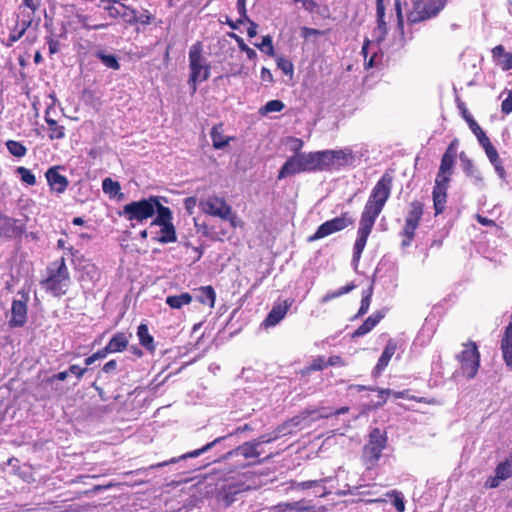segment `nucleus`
<instances>
[{
  "mask_svg": "<svg viewBox=\"0 0 512 512\" xmlns=\"http://www.w3.org/2000/svg\"><path fill=\"white\" fill-rule=\"evenodd\" d=\"M391 188L392 177L388 173H385L373 187L359 221L357 239L353 251L354 259L359 260L375 221L390 197Z\"/></svg>",
  "mask_w": 512,
  "mask_h": 512,
  "instance_id": "nucleus-1",
  "label": "nucleus"
},
{
  "mask_svg": "<svg viewBox=\"0 0 512 512\" xmlns=\"http://www.w3.org/2000/svg\"><path fill=\"white\" fill-rule=\"evenodd\" d=\"M70 282L69 271L62 257L48 267V277L41 282V285L53 296L61 297L68 291Z\"/></svg>",
  "mask_w": 512,
  "mask_h": 512,
  "instance_id": "nucleus-2",
  "label": "nucleus"
},
{
  "mask_svg": "<svg viewBox=\"0 0 512 512\" xmlns=\"http://www.w3.org/2000/svg\"><path fill=\"white\" fill-rule=\"evenodd\" d=\"M161 208H166L160 203L158 197L150 196L139 201H132L124 205L120 216L128 221L144 222L145 220L159 214Z\"/></svg>",
  "mask_w": 512,
  "mask_h": 512,
  "instance_id": "nucleus-3",
  "label": "nucleus"
},
{
  "mask_svg": "<svg viewBox=\"0 0 512 512\" xmlns=\"http://www.w3.org/2000/svg\"><path fill=\"white\" fill-rule=\"evenodd\" d=\"M108 5L105 6V10L109 16L114 19L121 18L128 25H150L154 19L153 15L147 9H142L140 15L137 14V10L124 4L121 0H107Z\"/></svg>",
  "mask_w": 512,
  "mask_h": 512,
  "instance_id": "nucleus-4",
  "label": "nucleus"
},
{
  "mask_svg": "<svg viewBox=\"0 0 512 512\" xmlns=\"http://www.w3.org/2000/svg\"><path fill=\"white\" fill-rule=\"evenodd\" d=\"M202 51V43L199 41L193 44L189 50L190 75L188 84L192 93L197 91L198 83L206 81L210 76V65L206 63Z\"/></svg>",
  "mask_w": 512,
  "mask_h": 512,
  "instance_id": "nucleus-5",
  "label": "nucleus"
},
{
  "mask_svg": "<svg viewBox=\"0 0 512 512\" xmlns=\"http://www.w3.org/2000/svg\"><path fill=\"white\" fill-rule=\"evenodd\" d=\"M353 161L349 149L323 150L315 152L316 171L339 170Z\"/></svg>",
  "mask_w": 512,
  "mask_h": 512,
  "instance_id": "nucleus-6",
  "label": "nucleus"
},
{
  "mask_svg": "<svg viewBox=\"0 0 512 512\" xmlns=\"http://www.w3.org/2000/svg\"><path fill=\"white\" fill-rule=\"evenodd\" d=\"M312 171H316L315 152L296 153L289 157L281 167L278 179Z\"/></svg>",
  "mask_w": 512,
  "mask_h": 512,
  "instance_id": "nucleus-7",
  "label": "nucleus"
},
{
  "mask_svg": "<svg viewBox=\"0 0 512 512\" xmlns=\"http://www.w3.org/2000/svg\"><path fill=\"white\" fill-rule=\"evenodd\" d=\"M387 437L380 429L375 428L370 432L369 441L364 446L363 459L367 468L374 467L379 461L382 451L386 447Z\"/></svg>",
  "mask_w": 512,
  "mask_h": 512,
  "instance_id": "nucleus-8",
  "label": "nucleus"
},
{
  "mask_svg": "<svg viewBox=\"0 0 512 512\" xmlns=\"http://www.w3.org/2000/svg\"><path fill=\"white\" fill-rule=\"evenodd\" d=\"M159 226L160 236L155 238L156 241L162 244L174 243L177 241L176 230L172 223V212L166 208H161L159 214L156 215L154 220L151 222L150 227Z\"/></svg>",
  "mask_w": 512,
  "mask_h": 512,
  "instance_id": "nucleus-9",
  "label": "nucleus"
},
{
  "mask_svg": "<svg viewBox=\"0 0 512 512\" xmlns=\"http://www.w3.org/2000/svg\"><path fill=\"white\" fill-rule=\"evenodd\" d=\"M447 0H418L410 16L413 23L422 22L437 16L446 6Z\"/></svg>",
  "mask_w": 512,
  "mask_h": 512,
  "instance_id": "nucleus-10",
  "label": "nucleus"
},
{
  "mask_svg": "<svg viewBox=\"0 0 512 512\" xmlns=\"http://www.w3.org/2000/svg\"><path fill=\"white\" fill-rule=\"evenodd\" d=\"M463 375L473 378L477 374L480 364V354L474 342L463 344V350L458 355Z\"/></svg>",
  "mask_w": 512,
  "mask_h": 512,
  "instance_id": "nucleus-11",
  "label": "nucleus"
},
{
  "mask_svg": "<svg viewBox=\"0 0 512 512\" xmlns=\"http://www.w3.org/2000/svg\"><path fill=\"white\" fill-rule=\"evenodd\" d=\"M353 222L354 220L347 213H344L321 224L317 231L308 238V241L313 242L327 237L352 225Z\"/></svg>",
  "mask_w": 512,
  "mask_h": 512,
  "instance_id": "nucleus-12",
  "label": "nucleus"
},
{
  "mask_svg": "<svg viewBox=\"0 0 512 512\" xmlns=\"http://www.w3.org/2000/svg\"><path fill=\"white\" fill-rule=\"evenodd\" d=\"M199 207L203 213L223 220L229 219L231 216V207L223 198L215 195L200 200Z\"/></svg>",
  "mask_w": 512,
  "mask_h": 512,
  "instance_id": "nucleus-13",
  "label": "nucleus"
},
{
  "mask_svg": "<svg viewBox=\"0 0 512 512\" xmlns=\"http://www.w3.org/2000/svg\"><path fill=\"white\" fill-rule=\"evenodd\" d=\"M423 215V205L419 201H413L409 205V210L405 219V226L403 228V235L407 238L402 242L403 246L410 245L415 235L420 220Z\"/></svg>",
  "mask_w": 512,
  "mask_h": 512,
  "instance_id": "nucleus-14",
  "label": "nucleus"
},
{
  "mask_svg": "<svg viewBox=\"0 0 512 512\" xmlns=\"http://www.w3.org/2000/svg\"><path fill=\"white\" fill-rule=\"evenodd\" d=\"M27 302L28 297L22 294L21 299H15L11 306V317L9 325L11 327H22L27 321Z\"/></svg>",
  "mask_w": 512,
  "mask_h": 512,
  "instance_id": "nucleus-15",
  "label": "nucleus"
},
{
  "mask_svg": "<svg viewBox=\"0 0 512 512\" xmlns=\"http://www.w3.org/2000/svg\"><path fill=\"white\" fill-rule=\"evenodd\" d=\"M512 476V461L505 460L500 462L495 468V475L490 476L486 482V488H497L502 481L509 479Z\"/></svg>",
  "mask_w": 512,
  "mask_h": 512,
  "instance_id": "nucleus-16",
  "label": "nucleus"
},
{
  "mask_svg": "<svg viewBox=\"0 0 512 512\" xmlns=\"http://www.w3.org/2000/svg\"><path fill=\"white\" fill-rule=\"evenodd\" d=\"M18 222V220L0 213V241L11 239L22 234L23 229Z\"/></svg>",
  "mask_w": 512,
  "mask_h": 512,
  "instance_id": "nucleus-17",
  "label": "nucleus"
},
{
  "mask_svg": "<svg viewBox=\"0 0 512 512\" xmlns=\"http://www.w3.org/2000/svg\"><path fill=\"white\" fill-rule=\"evenodd\" d=\"M323 508L310 505L309 501L300 500L291 503H281L275 506L271 512H323Z\"/></svg>",
  "mask_w": 512,
  "mask_h": 512,
  "instance_id": "nucleus-18",
  "label": "nucleus"
},
{
  "mask_svg": "<svg viewBox=\"0 0 512 512\" xmlns=\"http://www.w3.org/2000/svg\"><path fill=\"white\" fill-rule=\"evenodd\" d=\"M307 419H308V416H305L303 418L295 417V418L289 420L288 422L284 423L282 426H280L278 428L277 432H275L273 434V436L262 435L261 437H259L256 440H253V441L259 442V446L263 443H270V442L276 440L280 436V434L286 435V434L292 433V429H291L292 427L300 425L301 421H305Z\"/></svg>",
  "mask_w": 512,
  "mask_h": 512,
  "instance_id": "nucleus-19",
  "label": "nucleus"
},
{
  "mask_svg": "<svg viewBox=\"0 0 512 512\" xmlns=\"http://www.w3.org/2000/svg\"><path fill=\"white\" fill-rule=\"evenodd\" d=\"M259 442H245L234 450L229 451L223 456V459H229L230 457L236 455H242L245 458H255L258 457L261 452L259 451Z\"/></svg>",
  "mask_w": 512,
  "mask_h": 512,
  "instance_id": "nucleus-20",
  "label": "nucleus"
},
{
  "mask_svg": "<svg viewBox=\"0 0 512 512\" xmlns=\"http://www.w3.org/2000/svg\"><path fill=\"white\" fill-rule=\"evenodd\" d=\"M291 303L285 301L284 303H279L273 306L271 311L268 313L266 319L263 324L266 327H272L277 325L287 314Z\"/></svg>",
  "mask_w": 512,
  "mask_h": 512,
  "instance_id": "nucleus-21",
  "label": "nucleus"
},
{
  "mask_svg": "<svg viewBox=\"0 0 512 512\" xmlns=\"http://www.w3.org/2000/svg\"><path fill=\"white\" fill-rule=\"evenodd\" d=\"M47 181L51 189L57 193H63L68 187V180L65 176L58 173L56 167H51L46 172Z\"/></svg>",
  "mask_w": 512,
  "mask_h": 512,
  "instance_id": "nucleus-22",
  "label": "nucleus"
},
{
  "mask_svg": "<svg viewBox=\"0 0 512 512\" xmlns=\"http://www.w3.org/2000/svg\"><path fill=\"white\" fill-rule=\"evenodd\" d=\"M397 349V345L393 340H389L387 345L385 346V349L381 355V357L378 360L377 365L374 368L373 375L375 377L379 376L382 371L387 367L389 361L391 360L392 356L394 355L395 351Z\"/></svg>",
  "mask_w": 512,
  "mask_h": 512,
  "instance_id": "nucleus-23",
  "label": "nucleus"
},
{
  "mask_svg": "<svg viewBox=\"0 0 512 512\" xmlns=\"http://www.w3.org/2000/svg\"><path fill=\"white\" fill-rule=\"evenodd\" d=\"M224 439V437H219V438H216L214 441L206 444L205 446H203L202 448L200 449H196L194 451H191V452H188L186 454H183L181 455L180 457L178 458H172L171 460L169 461H165V462H162V463H158L157 465H155L154 467H163V466H166L168 464H171V463H176L178 462L179 460H182V459H186V458H195V457H198L200 456L201 454L207 452L208 450H210L213 446H215L217 443H219L220 441H222Z\"/></svg>",
  "mask_w": 512,
  "mask_h": 512,
  "instance_id": "nucleus-24",
  "label": "nucleus"
},
{
  "mask_svg": "<svg viewBox=\"0 0 512 512\" xmlns=\"http://www.w3.org/2000/svg\"><path fill=\"white\" fill-rule=\"evenodd\" d=\"M384 317L383 312H376L369 316L364 323L358 327V329L354 332V336H363L369 333Z\"/></svg>",
  "mask_w": 512,
  "mask_h": 512,
  "instance_id": "nucleus-25",
  "label": "nucleus"
},
{
  "mask_svg": "<svg viewBox=\"0 0 512 512\" xmlns=\"http://www.w3.org/2000/svg\"><path fill=\"white\" fill-rule=\"evenodd\" d=\"M377 28L375 29V39L378 43L384 41L387 35V24L385 22V8H376Z\"/></svg>",
  "mask_w": 512,
  "mask_h": 512,
  "instance_id": "nucleus-26",
  "label": "nucleus"
},
{
  "mask_svg": "<svg viewBox=\"0 0 512 512\" xmlns=\"http://www.w3.org/2000/svg\"><path fill=\"white\" fill-rule=\"evenodd\" d=\"M129 340L126 334L116 333L107 344L111 353L122 352L128 346Z\"/></svg>",
  "mask_w": 512,
  "mask_h": 512,
  "instance_id": "nucleus-27",
  "label": "nucleus"
},
{
  "mask_svg": "<svg viewBox=\"0 0 512 512\" xmlns=\"http://www.w3.org/2000/svg\"><path fill=\"white\" fill-rule=\"evenodd\" d=\"M447 190L446 188H433V203L436 215L442 213L445 209Z\"/></svg>",
  "mask_w": 512,
  "mask_h": 512,
  "instance_id": "nucleus-28",
  "label": "nucleus"
},
{
  "mask_svg": "<svg viewBox=\"0 0 512 512\" xmlns=\"http://www.w3.org/2000/svg\"><path fill=\"white\" fill-rule=\"evenodd\" d=\"M137 336L139 338L140 344L149 351H154V340L153 337L149 334L148 327L146 324H141L138 326Z\"/></svg>",
  "mask_w": 512,
  "mask_h": 512,
  "instance_id": "nucleus-29",
  "label": "nucleus"
},
{
  "mask_svg": "<svg viewBox=\"0 0 512 512\" xmlns=\"http://www.w3.org/2000/svg\"><path fill=\"white\" fill-rule=\"evenodd\" d=\"M192 301V296L185 292L179 295H171L166 298V304L169 305L172 309H180L184 305L190 304Z\"/></svg>",
  "mask_w": 512,
  "mask_h": 512,
  "instance_id": "nucleus-30",
  "label": "nucleus"
},
{
  "mask_svg": "<svg viewBox=\"0 0 512 512\" xmlns=\"http://www.w3.org/2000/svg\"><path fill=\"white\" fill-rule=\"evenodd\" d=\"M95 56L107 67L113 70L120 69V63L114 54H106L104 50H99Z\"/></svg>",
  "mask_w": 512,
  "mask_h": 512,
  "instance_id": "nucleus-31",
  "label": "nucleus"
},
{
  "mask_svg": "<svg viewBox=\"0 0 512 512\" xmlns=\"http://www.w3.org/2000/svg\"><path fill=\"white\" fill-rule=\"evenodd\" d=\"M216 294L211 286L201 287L199 289L198 300L202 304H206L209 307H214Z\"/></svg>",
  "mask_w": 512,
  "mask_h": 512,
  "instance_id": "nucleus-32",
  "label": "nucleus"
},
{
  "mask_svg": "<svg viewBox=\"0 0 512 512\" xmlns=\"http://www.w3.org/2000/svg\"><path fill=\"white\" fill-rule=\"evenodd\" d=\"M102 189L104 193L108 194L112 198L116 197L117 195H123L122 193H120V184L117 181L112 180L111 178H105L103 180Z\"/></svg>",
  "mask_w": 512,
  "mask_h": 512,
  "instance_id": "nucleus-33",
  "label": "nucleus"
},
{
  "mask_svg": "<svg viewBox=\"0 0 512 512\" xmlns=\"http://www.w3.org/2000/svg\"><path fill=\"white\" fill-rule=\"evenodd\" d=\"M355 287L356 286L353 283H350V284H347V285L341 287L340 289H338L336 291L328 292L321 298L320 302L322 304H325V303L331 301L332 299H335L337 297H340L344 294L351 292L353 289H355Z\"/></svg>",
  "mask_w": 512,
  "mask_h": 512,
  "instance_id": "nucleus-34",
  "label": "nucleus"
},
{
  "mask_svg": "<svg viewBox=\"0 0 512 512\" xmlns=\"http://www.w3.org/2000/svg\"><path fill=\"white\" fill-rule=\"evenodd\" d=\"M6 147L10 154H12L15 157L21 158L26 155L27 149L26 147L21 143L13 140H9L6 142Z\"/></svg>",
  "mask_w": 512,
  "mask_h": 512,
  "instance_id": "nucleus-35",
  "label": "nucleus"
},
{
  "mask_svg": "<svg viewBox=\"0 0 512 512\" xmlns=\"http://www.w3.org/2000/svg\"><path fill=\"white\" fill-rule=\"evenodd\" d=\"M211 138L213 146L216 149L223 148L232 139L231 137L222 135L220 130H211Z\"/></svg>",
  "mask_w": 512,
  "mask_h": 512,
  "instance_id": "nucleus-36",
  "label": "nucleus"
},
{
  "mask_svg": "<svg viewBox=\"0 0 512 512\" xmlns=\"http://www.w3.org/2000/svg\"><path fill=\"white\" fill-rule=\"evenodd\" d=\"M285 105L281 100H271L268 101L264 107L260 109L263 114H268L271 112H280L284 109Z\"/></svg>",
  "mask_w": 512,
  "mask_h": 512,
  "instance_id": "nucleus-37",
  "label": "nucleus"
},
{
  "mask_svg": "<svg viewBox=\"0 0 512 512\" xmlns=\"http://www.w3.org/2000/svg\"><path fill=\"white\" fill-rule=\"evenodd\" d=\"M454 163L455 159L451 158L450 154H443L439 170L442 171V173L445 172L449 175H452Z\"/></svg>",
  "mask_w": 512,
  "mask_h": 512,
  "instance_id": "nucleus-38",
  "label": "nucleus"
},
{
  "mask_svg": "<svg viewBox=\"0 0 512 512\" xmlns=\"http://www.w3.org/2000/svg\"><path fill=\"white\" fill-rule=\"evenodd\" d=\"M256 46L269 56H274L275 54L272 37L270 35L263 36L262 42L260 44H256Z\"/></svg>",
  "mask_w": 512,
  "mask_h": 512,
  "instance_id": "nucleus-39",
  "label": "nucleus"
},
{
  "mask_svg": "<svg viewBox=\"0 0 512 512\" xmlns=\"http://www.w3.org/2000/svg\"><path fill=\"white\" fill-rule=\"evenodd\" d=\"M277 67L285 74V75H292L294 71L293 63L285 58V57H278L276 59Z\"/></svg>",
  "mask_w": 512,
  "mask_h": 512,
  "instance_id": "nucleus-40",
  "label": "nucleus"
},
{
  "mask_svg": "<svg viewBox=\"0 0 512 512\" xmlns=\"http://www.w3.org/2000/svg\"><path fill=\"white\" fill-rule=\"evenodd\" d=\"M458 108L460 110L462 117L466 120L467 124L469 125V128H480V126L474 120L473 116L468 111L467 107L463 102L458 103Z\"/></svg>",
  "mask_w": 512,
  "mask_h": 512,
  "instance_id": "nucleus-41",
  "label": "nucleus"
},
{
  "mask_svg": "<svg viewBox=\"0 0 512 512\" xmlns=\"http://www.w3.org/2000/svg\"><path fill=\"white\" fill-rule=\"evenodd\" d=\"M17 173L20 175L21 177V180L28 184V185H34L36 183V178L35 176L31 173V171L25 167H18L17 168Z\"/></svg>",
  "mask_w": 512,
  "mask_h": 512,
  "instance_id": "nucleus-42",
  "label": "nucleus"
},
{
  "mask_svg": "<svg viewBox=\"0 0 512 512\" xmlns=\"http://www.w3.org/2000/svg\"><path fill=\"white\" fill-rule=\"evenodd\" d=\"M451 176L447 173H442V171H438L436 179H435V185L434 188H446L448 189L449 183L451 180Z\"/></svg>",
  "mask_w": 512,
  "mask_h": 512,
  "instance_id": "nucleus-43",
  "label": "nucleus"
},
{
  "mask_svg": "<svg viewBox=\"0 0 512 512\" xmlns=\"http://www.w3.org/2000/svg\"><path fill=\"white\" fill-rule=\"evenodd\" d=\"M371 296H372V287H370L367 290V293L365 295H363L362 300H361V306L359 308L357 316H363L364 314L367 313V311L369 310L370 302H371Z\"/></svg>",
  "mask_w": 512,
  "mask_h": 512,
  "instance_id": "nucleus-44",
  "label": "nucleus"
},
{
  "mask_svg": "<svg viewBox=\"0 0 512 512\" xmlns=\"http://www.w3.org/2000/svg\"><path fill=\"white\" fill-rule=\"evenodd\" d=\"M470 170L471 171L467 172L466 175L471 179L474 185L481 187L483 185V176L481 172L477 168Z\"/></svg>",
  "mask_w": 512,
  "mask_h": 512,
  "instance_id": "nucleus-45",
  "label": "nucleus"
},
{
  "mask_svg": "<svg viewBox=\"0 0 512 512\" xmlns=\"http://www.w3.org/2000/svg\"><path fill=\"white\" fill-rule=\"evenodd\" d=\"M387 495L394 497V506L397 509V511L404 512L405 505H404V500H403L401 493H399L397 491H392V492L388 493Z\"/></svg>",
  "mask_w": 512,
  "mask_h": 512,
  "instance_id": "nucleus-46",
  "label": "nucleus"
},
{
  "mask_svg": "<svg viewBox=\"0 0 512 512\" xmlns=\"http://www.w3.org/2000/svg\"><path fill=\"white\" fill-rule=\"evenodd\" d=\"M237 38V42L239 44V48L244 51L247 55V57L250 59V60H254L256 57H257V53L255 52L254 49L250 48L249 46H247L243 39L236 36Z\"/></svg>",
  "mask_w": 512,
  "mask_h": 512,
  "instance_id": "nucleus-47",
  "label": "nucleus"
},
{
  "mask_svg": "<svg viewBox=\"0 0 512 512\" xmlns=\"http://www.w3.org/2000/svg\"><path fill=\"white\" fill-rule=\"evenodd\" d=\"M498 65L504 71L512 69V52L506 53V55H504V58L499 60Z\"/></svg>",
  "mask_w": 512,
  "mask_h": 512,
  "instance_id": "nucleus-48",
  "label": "nucleus"
},
{
  "mask_svg": "<svg viewBox=\"0 0 512 512\" xmlns=\"http://www.w3.org/2000/svg\"><path fill=\"white\" fill-rule=\"evenodd\" d=\"M327 366V363L324 361V358L318 357L313 360L311 365L307 368L308 371H320Z\"/></svg>",
  "mask_w": 512,
  "mask_h": 512,
  "instance_id": "nucleus-49",
  "label": "nucleus"
},
{
  "mask_svg": "<svg viewBox=\"0 0 512 512\" xmlns=\"http://www.w3.org/2000/svg\"><path fill=\"white\" fill-rule=\"evenodd\" d=\"M501 110L504 114L512 112V90L509 92L507 98L502 101Z\"/></svg>",
  "mask_w": 512,
  "mask_h": 512,
  "instance_id": "nucleus-50",
  "label": "nucleus"
},
{
  "mask_svg": "<svg viewBox=\"0 0 512 512\" xmlns=\"http://www.w3.org/2000/svg\"><path fill=\"white\" fill-rule=\"evenodd\" d=\"M47 44H48V48H49V53L51 55L59 52L60 42L58 40L54 39L53 37H48Z\"/></svg>",
  "mask_w": 512,
  "mask_h": 512,
  "instance_id": "nucleus-51",
  "label": "nucleus"
},
{
  "mask_svg": "<svg viewBox=\"0 0 512 512\" xmlns=\"http://www.w3.org/2000/svg\"><path fill=\"white\" fill-rule=\"evenodd\" d=\"M313 414H315V416H312L311 420H317V419H321V418L330 417L331 415H333V411L328 408H321V409L313 412Z\"/></svg>",
  "mask_w": 512,
  "mask_h": 512,
  "instance_id": "nucleus-52",
  "label": "nucleus"
},
{
  "mask_svg": "<svg viewBox=\"0 0 512 512\" xmlns=\"http://www.w3.org/2000/svg\"><path fill=\"white\" fill-rule=\"evenodd\" d=\"M486 155L489 158L491 163L499 161V156L497 150L493 147V145H488L485 149Z\"/></svg>",
  "mask_w": 512,
  "mask_h": 512,
  "instance_id": "nucleus-53",
  "label": "nucleus"
},
{
  "mask_svg": "<svg viewBox=\"0 0 512 512\" xmlns=\"http://www.w3.org/2000/svg\"><path fill=\"white\" fill-rule=\"evenodd\" d=\"M474 132L476 133L478 141L484 149L488 147V145H492L489 138L485 135L484 130H474Z\"/></svg>",
  "mask_w": 512,
  "mask_h": 512,
  "instance_id": "nucleus-54",
  "label": "nucleus"
},
{
  "mask_svg": "<svg viewBox=\"0 0 512 512\" xmlns=\"http://www.w3.org/2000/svg\"><path fill=\"white\" fill-rule=\"evenodd\" d=\"M21 5L29 8L34 13L40 8L41 1L40 0H22Z\"/></svg>",
  "mask_w": 512,
  "mask_h": 512,
  "instance_id": "nucleus-55",
  "label": "nucleus"
},
{
  "mask_svg": "<svg viewBox=\"0 0 512 512\" xmlns=\"http://www.w3.org/2000/svg\"><path fill=\"white\" fill-rule=\"evenodd\" d=\"M378 392V397H379V401L377 402L376 404V407H380L382 406L385 402H386V397L387 395H390L392 393V390L390 389H379V388H376V390Z\"/></svg>",
  "mask_w": 512,
  "mask_h": 512,
  "instance_id": "nucleus-56",
  "label": "nucleus"
},
{
  "mask_svg": "<svg viewBox=\"0 0 512 512\" xmlns=\"http://www.w3.org/2000/svg\"><path fill=\"white\" fill-rule=\"evenodd\" d=\"M287 145L289 146L290 150L297 152L302 148L303 142L297 138H290L287 141Z\"/></svg>",
  "mask_w": 512,
  "mask_h": 512,
  "instance_id": "nucleus-57",
  "label": "nucleus"
},
{
  "mask_svg": "<svg viewBox=\"0 0 512 512\" xmlns=\"http://www.w3.org/2000/svg\"><path fill=\"white\" fill-rule=\"evenodd\" d=\"M68 371L80 379L87 371V368H81L80 366L74 364L69 367Z\"/></svg>",
  "mask_w": 512,
  "mask_h": 512,
  "instance_id": "nucleus-58",
  "label": "nucleus"
},
{
  "mask_svg": "<svg viewBox=\"0 0 512 512\" xmlns=\"http://www.w3.org/2000/svg\"><path fill=\"white\" fill-rule=\"evenodd\" d=\"M504 55H506V52L502 45H497L492 49V56L494 59L499 61L504 58Z\"/></svg>",
  "mask_w": 512,
  "mask_h": 512,
  "instance_id": "nucleus-59",
  "label": "nucleus"
},
{
  "mask_svg": "<svg viewBox=\"0 0 512 512\" xmlns=\"http://www.w3.org/2000/svg\"><path fill=\"white\" fill-rule=\"evenodd\" d=\"M246 20L249 23V27L247 29V35L249 38H253L257 35L258 24L248 18Z\"/></svg>",
  "mask_w": 512,
  "mask_h": 512,
  "instance_id": "nucleus-60",
  "label": "nucleus"
},
{
  "mask_svg": "<svg viewBox=\"0 0 512 512\" xmlns=\"http://www.w3.org/2000/svg\"><path fill=\"white\" fill-rule=\"evenodd\" d=\"M492 165L494 166L495 171L498 174V176L501 179H505L506 178V171H505L503 165L501 164V161L499 160L497 162H494V163H492Z\"/></svg>",
  "mask_w": 512,
  "mask_h": 512,
  "instance_id": "nucleus-61",
  "label": "nucleus"
},
{
  "mask_svg": "<svg viewBox=\"0 0 512 512\" xmlns=\"http://www.w3.org/2000/svg\"><path fill=\"white\" fill-rule=\"evenodd\" d=\"M68 374H69V371H62V372H59L57 374H54L53 376H51L48 381L50 383H53L55 380H59V381H64L67 379L68 377Z\"/></svg>",
  "mask_w": 512,
  "mask_h": 512,
  "instance_id": "nucleus-62",
  "label": "nucleus"
},
{
  "mask_svg": "<svg viewBox=\"0 0 512 512\" xmlns=\"http://www.w3.org/2000/svg\"><path fill=\"white\" fill-rule=\"evenodd\" d=\"M117 368L116 360H110L103 366V372L109 374L115 371Z\"/></svg>",
  "mask_w": 512,
  "mask_h": 512,
  "instance_id": "nucleus-63",
  "label": "nucleus"
},
{
  "mask_svg": "<svg viewBox=\"0 0 512 512\" xmlns=\"http://www.w3.org/2000/svg\"><path fill=\"white\" fill-rule=\"evenodd\" d=\"M261 79L265 82H272L273 81V75L271 73V71L266 68V67H263L261 69Z\"/></svg>",
  "mask_w": 512,
  "mask_h": 512,
  "instance_id": "nucleus-64",
  "label": "nucleus"
}]
</instances>
